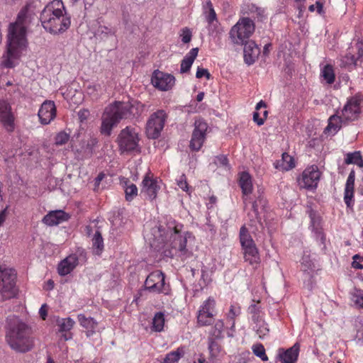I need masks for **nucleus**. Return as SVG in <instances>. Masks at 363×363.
Listing matches in <instances>:
<instances>
[{"instance_id": "obj_15", "label": "nucleus", "mask_w": 363, "mask_h": 363, "mask_svg": "<svg viewBox=\"0 0 363 363\" xmlns=\"http://www.w3.org/2000/svg\"><path fill=\"white\" fill-rule=\"evenodd\" d=\"M160 183L161 181L148 171L143 179L140 194L150 201L155 200L160 189Z\"/></svg>"}, {"instance_id": "obj_37", "label": "nucleus", "mask_w": 363, "mask_h": 363, "mask_svg": "<svg viewBox=\"0 0 363 363\" xmlns=\"http://www.w3.org/2000/svg\"><path fill=\"white\" fill-rule=\"evenodd\" d=\"M245 260L251 265H257L260 262V257L257 247H252L243 250Z\"/></svg>"}, {"instance_id": "obj_36", "label": "nucleus", "mask_w": 363, "mask_h": 363, "mask_svg": "<svg viewBox=\"0 0 363 363\" xmlns=\"http://www.w3.org/2000/svg\"><path fill=\"white\" fill-rule=\"evenodd\" d=\"M262 189L258 188L256 193V199L252 201V209L256 216L259 213V209H264L267 205V200L264 196Z\"/></svg>"}, {"instance_id": "obj_40", "label": "nucleus", "mask_w": 363, "mask_h": 363, "mask_svg": "<svg viewBox=\"0 0 363 363\" xmlns=\"http://www.w3.org/2000/svg\"><path fill=\"white\" fill-rule=\"evenodd\" d=\"M345 163L346 164H354L359 167H363V159L360 151L347 153L345 157Z\"/></svg>"}, {"instance_id": "obj_64", "label": "nucleus", "mask_w": 363, "mask_h": 363, "mask_svg": "<svg viewBox=\"0 0 363 363\" xmlns=\"http://www.w3.org/2000/svg\"><path fill=\"white\" fill-rule=\"evenodd\" d=\"M8 207H6L4 209L0 211V227L4 224L5 222L7 216H8V211H7Z\"/></svg>"}, {"instance_id": "obj_9", "label": "nucleus", "mask_w": 363, "mask_h": 363, "mask_svg": "<svg viewBox=\"0 0 363 363\" xmlns=\"http://www.w3.org/2000/svg\"><path fill=\"white\" fill-rule=\"evenodd\" d=\"M167 118V113L164 110H158L150 115L145 128V133L148 138L157 139L160 136Z\"/></svg>"}, {"instance_id": "obj_63", "label": "nucleus", "mask_w": 363, "mask_h": 363, "mask_svg": "<svg viewBox=\"0 0 363 363\" xmlns=\"http://www.w3.org/2000/svg\"><path fill=\"white\" fill-rule=\"evenodd\" d=\"M39 315L43 320H45L48 315V309L46 304H43L39 309Z\"/></svg>"}, {"instance_id": "obj_26", "label": "nucleus", "mask_w": 363, "mask_h": 363, "mask_svg": "<svg viewBox=\"0 0 363 363\" xmlns=\"http://www.w3.org/2000/svg\"><path fill=\"white\" fill-rule=\"evenodd\" d=\"M239 185L243 194V202L246 206L247 202H251L250 201H249V196L252 192L253 189L252 177L248 172H242V173H240L239 177Z\"/></svg>"}, {"instance_id": "obj_8", "label": "nucleus", "mask_w": 363, "mask_h": 363, "mask_svg": "<svg viewBox=\"0 0 363 363\" xmlns=\"http://www.w3.org/2000/svg\"><path fill=\"white\" fill-rule=\"evenodd\" d=\"M16 273L13 269L0 267V293L4 299L16 295Z\"/></svg>"}, {"instance_id": "obj_5", "label": "nucleus", "mask_w": 363, "mask_h": 363, "mask_svg": "<svg viewBox=\"0 0 363 363\" xmlns=\"http://www.w3.org/2000/svg\"><path fill=\"white\" fill-rule=\"evenodd\" d=\"M40 21L43 28L54 35L64 33L71 25V18L61 0L49 2L40 13Z\"/></svg>"}, {"instance_id": "obj_24", "label": "nucleus", "mask_w": 363, "mask_h": 363, "mask_svg": "<svg viewBox=\"0 0 363 363\" xmlns=\"http://www.w3.org/2000/svg\"><path fill=\"white\" fill-rule=\"evenodd\" d=\"M309 217L311 228L316 240H320L321 243H324L325 237L323 231L321 217L313 210L309 211Z\"/></svg>"}, {"instance_id": "obj_4", "label": "nucleus", "mask_w": 363, "mask_h": 363, "mask_svg": "<svg viewBox=\"0 0 363 363\" xmlns=\"http://www.w3.org/2000/svg\"><path fill=\"white\" fill-rule=\"evenodd\" d=\"M6 341L9 347L18 352H27L34 346L32 328L16 315L6 319Z\"/></svg>"}, {"instance_id": "obj_7", "label": "nucleus", "mask_w": 363, "mask_h": 363, "mask_svg": "<svg viewBox=\"0 0 363 363\" xmlns=\"http://www.w3.org/2000/svg\"><path fill=\"white\" fill-rule=\"evenodd\" d=\"M320 269L315 259L308 252H304L301 259V271L303 273V286L309 291L313 289L315 286V277Z\"/></svg>"}, {"instance_id": "obj_45", "label": "nucleus", "mask_w": 363, "mask_h": 363, "mask_svg": "<svg viewBox=\"0 0 363 363\" xmlns=\"http://www.w3.org/2000/svg\"><path fill=\"white\" fill-rule=\"evenodd\" d=\"M74 321L71 318H60L57 320V325L61 332L69 331L74 326Z\"/></svg>"}, {"instance_id": "obj_12", "label": "nucleus", "mask_w": 363, "mask_h": 363, "mask_svg": "<svg viewBox=\"0 0 363 363\" xmlns=\"http://www.w3.org/2000/svg\"><path fill=\"white\" fill-rule=\"evenodd\" d=\"M216 300L212 296H209L201 303L196 316L197 323L199 326L211 325L214 317L216 315Z\"/></svg>"}, {"instance_id": "obj_14", "label": "nucleus", "mask_w": 363, "mask_h": 363, "mask_svg": "<svg viewBox=\"0 0 363 363\" xmlns=\"http://www.w3.org/2000/svg\"><path fill=\"white\" fill-rule=\"evenodd\" d=\"M321 173L315 165L306 168L298 178V184L302 189L307 190L315 189L318 186Z\"/></svg>"}, {"instance_id": "obj_41", "label": "nucleus", "mask_w": 363, "mask_h": 363, "mask_svg": "<svg viewBox=\"0 0 363 363\" xmlns=\"http://www.w3.org/2000/svg\"><path fill=\"white\" fill-rule=\"evenodd\" d=\"M320 77L325 83L331 84L335 82V75L333 67L330 65H326L321 68Z\"/></svg>"}, {"instance_id": "obj_21", "label": "nucleus", "mask_w": 363, "mask_h": 363, "mask_svg": "<svg viewBox=\"0 0 363 363\" xmlns=\"http://www.w3.org/2000/svg\"><path fill=\"white\" fill-rule=\"evenodd\" d=\"M79 264V256L72 253L61 260L57 265V272L60 276H66L71 273Z\"/></svg>"}, {"instance_id": "obj_43", "label": "nucleus", "mask_w": 363, "mask_h": 363, "mask_svg": "<svg viewBox=\"0 0 363 363\" xmlns=\"http://www.w3.org/2000/svg\"><path fill=\"white\" fill-rule=\"evenodd\" d=\"M247 311L251 315V320L252 322L257 321L258 319L263 317V313L261 311V307L259 305V302L255 303V300H252V303L249 306Z\"/></svg>"}, {"instance_id": "obj_11", "label": "nucleus", "mask_w": 363, "mask_h": 363, "mask_svg": "<svg viewBox=\"0 0 363 363\" xmlns=\"http://www.w3.org/2000/svg\"><path fill=\"white\" fill-rule=\"evenodd\" d=\"M363 65V42L358 40L355 45L349 48L347 53L340 59V66L348 70Z\"/></svg>"}, {"instance_id": "obj_18", "label": "nucleus", "mask_w": 363, "mask_h": 363, "mask_svg": "<svg viewBox=\"0 0 363 363\" xmlns=\"http://www.w3.org/2000/svg\"><path fill=\"white\" fill-rule=\"evenodd\" d=\"M15 116L10 104L0 99V122L8 132H13L15 128Z\"/></svg>"}, {"instance_id": "obj_32", "label": "nucleus", "mask_w": 363, "mask_h": 363, "mask_svg": "<svg viewBox=\"0 0 363 363\" xmlns=\"http://www.w3.org/2000/svg\"><path fill=\"white\" fill-rule=\"evenodd\" d=\"M252 327L259 338L264 339L269 336V328L263 317L258 319L257 321L252 322Z\"/></svg>"}, {"instance_id": "obj_6", "label": "nucleus", "mask_w": 363, "mask_h": 363, "mask_svg": "<svg viewBox=\"0 0 363 363\" xmlns=\"http://www.w3.org/2000/svg\"><path fill=\"white\" fill-rule=\"evenodd\" d=\"M255 31V23L249 18L243 17L231 28L229 36L234 44L243 45Z\"/></svg>"}, {"instance_id": "obj_35", "label": "nucleus", "mask_w": 363, "mask_h": 363, "mask_svg": "<svg viewBox=\"0 0 363 363\" xmlns=\"http://www.w3.org/2000/svg\"><path fill=\"white\" fill-rule=\"evenodd\" d=\"M185 354V347L180 346L176 350L167 353L163 359L162 363H178Z\"/></svg>"}, {"instance_id": "obj_59", "label": "nucleus", "mask_w": 363, "mask_h": 363, "mask_svg": "<svg viewBox=\"0 0 363 363\" xmlns=\"http://www.w3.org/2000/svg\"><path fill=\"white\" fill-rule=\"evenodd\" d=\"M205 77L207 79H209L211 77V74L206 69L198 67L196 73V78H202Z\"/></svg>"}, {"instance_id": "obj_17", "label": "nucleus", "mask_w": 363, "mask_h": 363, "mask_svg": "<svg viewBox=\"0 0 363 363\" xmlns=\"http://www.w3.org/2000/svg\"><path fill=\"white\" fill-rule=\"evenodd\" d=\"M360 113L361 108L359 101L356 98L352 97L347 100L344 106L340 116L345 123L347 125L350 122L357 121Z\"/></svg>"}, {"instance_id": "obj_22", "label": "nucleus", "mask_w": 363, "mask_h": 363, "mask_svg": "<svg viewBox=\"0 0 363 363\" xmlns=\"http://www.w3.org/2000/svg\"><path fill=\"white\" fill-rule=\"evenodd\" d=\"M300 352L299 343H295L292 347L284 350L280 348L278 350V357L281 363H296Z\"/></svg>"}, {"instance_id": "obj_30", "label": "nucleus", "mask_w": 363, "mask_h": 363, "mask_svg": "<svg viewBox=\"0 0 363 363\" xmlns=\"http://www.w3.org/2000/svg\"><path fill=\"white\" fill-rule=\"evenodd\" d=\"M199 53V48H192L184 57V59L181 62L180 66V72L181 73H186L188 72L195 59L196 58Z\"/></svg>"}, {"instance_id": "obj_39", "label": "nucleus", "mask_w": 363, "mask_h": 363, "mask_svg": "<svg viewBox=\"0 0 363 363\" xmlns=\"http://www.w3.org/2000/svg\"><path fill=\"white\" fill-rule=\"evenodd\" d=\"M354 327L356 330V334L353 337V340L357 345H363V318H357L354 323Z\"/></svg>"}, {"instance_id": "obj_55", "label": "nucleus", "mask_w": 363, "mask_h": 363, "mask_svg": "<svg viewBox=\"0 0 363 363\" xmlns=\"http://www.w3.org/2000/svg\"><path fill=\"white\" fill-rule=\"evenodd\" d=\"M252 239L251 235L249 234L247 229L245 226H242L240 230V240L241 245L245 243L246 241H249Z\"/></svg>"}, {"instance_id": "obj_31", "label": "nucleus", "mask_w": 363, "mask_h": 363, "mask_svg": "<svg viewBox=\"0 0 363 363\" xmlns=\"http://www.w3.org/2000/svg\"><path fill=\"white\" fill-rule=\"evenodd\" d=\"M345 125L346 123L342 121L341 116L333 115L328 119V124L325 129V132L334 135L340 130L342 125Z\"/></svg>"}, {"instance_id": "obj_52", "label": "nucleus", "mask_w": 363, "mask_h": 363, "mask_svg": "<svg viewBox=\"0 0 363 363\" xmlns=\"http://www.w3.org/2000/svg\"><path fill=\"white\" fill-rule=\"evenodd\" d=\"M308 11L311 12H316L321 16H325V11L323 8V3L320 1H316L314 4H311L308 7Z\"/></svg>"}, {"instance_id": "obj_60", "label": "nucleus", "mask_w": 363, "mask_h": 363, "mask_svg": "<svg viewBox=\"0 0 363 363\" xmlns=\"http://www.w3.org/2000/svg\"><path fill=\"white\" fill-rule=\"evenodd\" d=\"M208 349L211 354L215 356L219 351V346L214 340H211L208 344Z\"/></svg>"}, {"instance_id": "obj_27", "label": "nucleus", "mask_w": 363, "mask_h": 363, "mask_svg": "<svg viewBox=\"0 0 363 363\" xmlns=\"http://www.w3.org/2000/svg\"><path fill=\"white\" fill-rule=\"evenodd\" d=\"M243 45L245 62L248 65H251L254 64L258 58L260 50L254 41H247Z\"/></svg>"}, {"instance_id": "obj_62", "label": "nucleus", "mask_w": 363, "mask_h": 363, "mask_svg": "<svg viewBox=\"0 0 363 363\" xmlns=\"http://www.w3.org/2000/svg\"><path fill=\"white\" fill-rule=\"evenodd\" d=\"M251 13H256L257 16H262L264 10L254 4H252L249 9Z\"/></svg>"}, {"instance_id": "obj_25", "label": "nucleus", "mask_w": 363, "mask_h": 363, "mask_svg": "<svg viewBox=\"0 0 363 363\" xmlns=\"http://www.w3.org/2000/svg\"><path fill=\"white\" fill-rule=\"evenodd\" d=\"M241 313V308L238 304H231L229 311L225 315L227 324V335L228 337H233L235 331V318Z\"/></svg>"}, {"instance_id": "obj_54", "label": "nucleus", "mask_w": 363, "mask_h": 363, "mask_svg": "<svg viewBox=\"0 0 363 363\" xmlns=\"http://www.w3.org/2000/svg\"><path fill=\"white\" fill-rule=\"evenodd\" d=\"M179 36L183 43H189L192 38V33L188 28H184L179 33Z\"/></svg>"}, {"instance_id": "obj_47", "label": "nucleus", "mask_w": 363, "mask_h": 363, "mask_svg": "<svg viewBox=\"0 0 363 363\" xmlns=\"http://www.w3.org/2000/svg\"><path fill=\"white\" fill-rule=\"evenodd\" d=\"M351 299L354 304L363 308V291L361 289H354L351 293Z\"/></svg>"}, {"instance_id": "obj_28", "label": "nucleus", "mask_w": 363, "mask_h": 363, "mask_svg": "<svg viewBox=\"0 0 363 363\" xmlns=\"http://www.w3.org/2000/svg\"><path fill=\"white\" fill-rule=\"evenodd\" d=\"M78 321L80 325L86 330V335L91 337L97 331L98 323L91 317H86L84 314L77 315Z\"/></svg>"}, {"instance_id": "obj_13", "label": "nucleus", "mask_w": 363, "mask_h": 363, "mask_svg": "<svg viewBox=\"0 0 363 363\" xmlns=\"http://www.w3.org/2000/svg\"><path fill=\"white\" fill-rule=\"evenodd\" d=\"M118 145L122 151H133L138 146V133L135 128L127 126L118 135Z\"/></svg>"}, {"instance_id": "obj_56", "label": "nucleus", "mask_w": 363, "mask_h": 363, "mask_svg": "<svg viewBox=\"0 0 363 363\" xmlns=\"http://www.w3.org/2000/svg\"><path fill=\"white\" fill-rule=\"evenodd\" d=\"M177 183L178 186L182 189L184 191L188 192L189 187L188 183L186 182V178L185 174H182L179 178L177 180Z\"/></svg>"}, {"instance_id": "obj_46", "label": "nucleus", "mask_w": 363, "mask_h": 363, "mask_svg": "<svg viewBox=\"0 0 363 363\" xmlns=\"http://www.w3.org/2000/svg\"><path fill=\"white\" fill-rule=\"evenodd\" d=\"M262 108H266V104L262 100H261L257 104L256 111L253 113V121L258 125H262L264 123V118H262V117L261 116V113L259 112V111Z\"/></svg>"}, {"instance_id": "obj_57", "label": "nucleus", "mask_w": 363, "mask_h": 363, "mask_svg": "<svg viewBox=\"0 0 363 363\" xmlns=\"http://www.w3.org/2000/svg\"><path fill=\"white\" fill-rule=\"evenodd\" d=\"M354 180H355V173H354V170H352L350 172L348 177L347 179L345 189L354 190Z\"/></svg>"}, {"instance_id": "obj_53", "label": "nucleus", "mask_w": 363, "mask_h": 363, "mask_svg": "<svg viewBox=\"0 0 363 363\" xmlns=\"http://www.w3.org/2000/svg\"><path fill=\"white\" fill-rule=\"evenodd\" d=\"M69 140V135L65 131L58 133L55 138V144L57 145H62L67 143Z\"/></svg>"}, {"instance_id": "obj_44", "label": "nucleus", "mask_w": 363, "mask_h": 363, "mask_svg": "<svg viewBox=\"0 0 363 363\" xmlns=\"http://www.w3.org/2000/svg\"><path fill=\"white\" fill-rule=\"evenodd\" d=\"M224 322L221 319L216 321L210 331V335L214 339H220L223 337Z\"/></svg>"}, {"instance_id": "obj_49", "label": "nucleus", "mask_w": 363, "mask_h": 363, "mask_svg": "<svg viewBox=\"0 0 363 363\" xmlns=\"http://www.w3.org/2000/svg\"><path fill=\"white\" fill-rule=\"evenodd\" d=\"M125 199L128 201H132L138 195V188L135 184H130L125 189Z\"/></svg>"}, {"instance_id": "obj_38", "label": "nucleus", "mask_w": 363, "mask_h": 363, "mask_svg": "<svg viewBox=\"0 0 363 363\" xmlns=\"http://www.w3.org/2000/svg\"><path fill=\"white\" fill-rule=\"evenodd\" d=\"M165 323L164 314L157 312L152 318L151 330L154 332H161L164 330Z\"/></svg>"}, {"instance_id": "obj_51", "label": "nucleus", "mask_w": 363, "mask_h": 363, "mask_svg": "<svg viewBox=\"0 0 363 363\" xmlns=\"http://www.w3.org/2000/svg\"><path fill=\"white\" fill-rule=\"evenodd\" d=\"M214 163L219 167H223L225 170L230 169L228 160L225 155H218L214 159Z\"/></svg>"}, {"instance_id": "obj_58", "label": "nucleus", "mask_w": 363, "mask_h": 363, "mask_svg": "<svg viewBox=\"0 0 363 363\" xmlns=\"http://www.w3.org/2000/svg\"><path fill=\"white\" fill-rule=\"evenodd\" d=\"M352 267L355 269H363V257L355 255L353 257Z\"/></svg>"}, {"instance_id": "obj_61", "label": "nucleus", "mask_w": 363, "mask_h": 363, "mask_svg": "<svg viewBox=\"0 0 363 363\" xmlns=\"http://www.w3.org/2000/svg\"><path fill=\"white\" fill-rule=\"evenodd\" d=\"M105 174L104 172H100L98 176L94 179V191H98L99 188V185L101 184V182L104 179Z\"/></svg>"}, {"instance_id": "obj_19", "label": "nucleus", "mask_w": 363, "mask_h": 363, "mask_svg": "<svg viewBox=\"0 0 363 363\" xmlns=\"http://www.w3.org/2000/svg\"><path fill=\"white\" fill-rule=\"evenodd\" d=\"M174 82L175 78L173 75L159 70L155 71L152 77V83L154 86L162 91L172 89Z\"/></svg>"}, {"instance_id": "obj_34", "label": "nucleus", "mask_w": 363, "mask_h": 363, "mask_svg": "<svg viewBox=\"0 0 363 363\" xmlns=\"http://www.w3.org/2000/svg\"><path fill=\"white\" fill-rule=\"evenodd\" d=\"M104 83L99 82H90L86 87V91L88 95L94 99H97L104 93Z\"/></svg>"}, {"instance_id": "obj_10", "label": "nucleus", "mask_w": 363, "mask_h": 363, "mask_svg": "<svg viewBox=\"0 0 363 363\" xmlns=\"http://www.w3.org/2000/svg\"><path fill=\"white\" fill-rule=\"evenodd\" d=\"M145 289L150 293L168 294L169 286L165 282V277L160 270L151 272L145 281Z\"/></svg>"}, {"instance_id": "obj_29", "label": "nucleus", "mask_w": 363, "mask_h": 363, "mask_svg": "<svg viewBox=\"0 0 363 363\" xmlns=\"http://www.w3.org/2000/svg\"><path fill=\"white\" fill-rule=\"evenodd\" d=\"M274 166L277 169L289 171L295 167V161L292 156L284 152L282 154L281 158L274 163Z\"/></svg>"}, {"instance_id": "obj_23", "label": "nucleus", "mask_w": 363, "mask_h": 363, "mask_svg": "<svg viewBox=\"0 0 363 363\" xmlns=\"http://www.w3.org/2000/svg\"><path fill=\"white\" fill-rule=\"evenodd\" d=\"M69 215L62 210H55L48 212L43 218V223L48 226L59 225L69 220Z\"/></svg>"}, {"instance_id": "obj_16", "label": "nucleus", "mask_w": 363, "mask_h": 363, "mask_svg": "<svg viewBox=\"0 0 363 363\" xmlns=\"http://www.w3.org/2000/svg\"><path fill=\"white\" fill-rule=\"evenodd\" d=\"M208 129L207 123L203 119L196 120L194 130L190 141V147L193 150H199L206 139V133Z\"/></svg>"}, {"instance_id": "obj_42", "label": "nucleus", "mask_w": 363, "mask_h": 363, "mask_svg": "<svg viewBox=\"0 0 363 363\" xmlns=\"http://www.w3.org/2000/svg\"><path fill=\"white\" fill-rule=\"evenodd\" d=\"M104 247L103 238L101 233L97 230L92 238V247L94 252L97 255H100L104 250Z\"/></svg>"}, {"instance_id": "obj_48", "label": "nucleus", "mask_w": 363, "mask_h": 363, "mask_svg": "<svg viewBox=\"0 0 363 363\" xmlns=\"http://www.w3.org/2000/svg\"><path fill=\"white\" fill-rule=\"evenodd\" d=\"M252 350L255 355H256L257 357L260 358L262 361L266 362L268 360L267 355L266 354L265 349L264 346L260 344L257 343L255 345H253L252 347Z\"/></svg>"}, {"instance_id": "obj_2", "label": "nucleus", "mask_w": 363, "mask_h": 363, "mask_svg": "<svg viewBox=\"0 0 363 363\" xmlns=\"http://www.w3.org/2000/svg\"><path fill=\"white\" fill-rule=\"evenodd\" d=\"M28 9L23 8L15 23L9 27L7 52L3 56L1 66L13 68L18 65L21 50L26 43V28L29 24Z\"/></svg>"}, {"instance_id": "obj_1", "label": "nucleus", "mask_w": 363, "mask_h": 363, "mask_svg": "<svg viewBox=\"0 0 363 363\" xmlns=\"http://www.w3.org/2000/svg\"><path fill=\"white\" fill-rule=\"evenodd\" d=\"M182 224L169 223L167 231L160 227L154 230L150 245L158 250H163L165 257H178L186 261L194 257L192 243L195 237L189 231H182Z\"/></svg>"}, {"instance_id": "obj_3", "label": "nucleus", "mask_w": 363, "mask_h": 363, "mask_svg": "<svg viewBox=\"0 0 363 363\" xmlns=\"http://www.w3.org/2000/svg\"><path fill=\"white\" fill-rule=\"evenodd\" d=\"M145 105L138 101H115L107 106L102 115L101 133L110 135L112 129L121 120L138 118L143 113Z\"/></svg>"}, {"instance_id": "obj_20", "label": "nucleus", "mask_w": 363, "mask_h": 363, "mask_svg": "<svg viewBox=\"0 0 363 363\" xmlns=\"http://www.w3.org/2000/svg\"><path fill=\"white\" fill-rule=\"evenodd\" d=\"M57 114V109L54 101H45L38 113L39 121L43 125H48L55 119Z\"/></svg>"}, {"instance_id": "obj_50", "label": "nucleus", "mask_w": 363, "mask_h": 363, "mask_svg": "<svg viewBox=\"0 0 363 363\" xmlns=\"http://www.w3.org/2000/svg\"><path fill=\"white\" fill-rule=\"evenodd\" d=\"M344 201L348 208H352L354 200V190L345 189L344 191Z\"/></svg>"}, {"instance_id": "obj_33", "label": "nucleus", "mask_w": 363, "mask_h": 363, "mask_svg": "<svg viewBox=\"0 0 363 363\" xmlns=\"http://www.w3.org/2000/svg\"><path fill=\"white\" fill-rule=\"evenodd\" d=\"M208 11L206 15V20L208 23V30L213 34L216 30L218 21L215 10L210 1L208 3Z\"/></svg>"}]
</instances>
